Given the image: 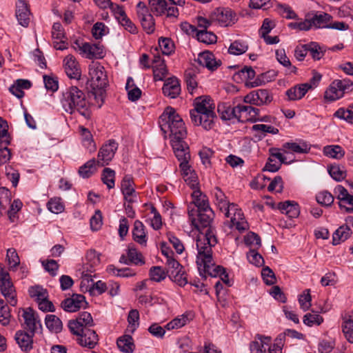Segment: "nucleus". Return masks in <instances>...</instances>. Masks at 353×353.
<instances>
[{
	"mask_svg": "<svg viewBox=\"0 0 353 353\" xmlns=\"http://www.w3.org/2000/svg\"><path fill=\"white\" fill-rule=\"evenodd\" d=\"M217 243V239L213 231H209L205 236L199 239L196 243L198 251L196 264L199 271L208 274L211 276H222L225 270L222 266L216 265L212 256V248Z\"/></svg>",
	"mask_w": 353,
	"mask_h": 353,
	"instance_id": "f257e3e1",
	"label": "nucleus"
},
{
	"mask_svg": "<svg viewBox=\"0 0 353 353\" xmlns=\"http://www.w3.org/2000/svg\"><path fill=\"white\" fill-rule=\"evenodd\" d=\"M61 103L65 112L70 114L77 112L86 119L91 117L92 112L85 94L77 86H71L62 93Z\"/></svg>",
	"mask_w": 353,
	"mask_h": 353,
	"instance_id": "f03ea898",
	"label": "nucleus"
},
{
	"mask_svg": "<svg viewBox=\"0 0 353 353\" xmlns=\"http://www.w3.org/2000/svg\"><path fill=\"white\" fill-rule=\"evenodd\" d=\"M159 124L161 131L169 134L171 141L186 137L187 131L182 118L170 106L167 107L159 117Z\"/></svg>",
	"mask_w": 353,
	"mask_h": 353,
	"instance_id": "7ed1b4c3",
	"label": "nucleus"
},
{
	"mask_svg": "<svg viewBox=\"0 0 353 353\" xmlns=\"http://www.w3.org/2000/svg\"><path fill=\"white\" fill-rule=\"evenodd\" d=\"M89 76L88 84L100 108L104 101V88L108 85V77L104 67L99 63L90 65Z\"/></svg>",
	"mask_w": 353,
	"mask_h": 353,
	"instance_id": "20e7f679",
	"label": "nucleus"
},
{
	"mask_svg": "<svg viewBox=\"0 0 353 353\" xmlns=\"http://www.w3.org/2000/svg\"><path fill=\"white\" fill-rule=\"evenodd\" d=\"M214 215V212L211 208L203 209V210L199 212H196L195 209L188 210L190 220L195 228L200 231L201 233L196 241L203 236H205L210 230L213 231L214 235L216 238V231L211 225Z\"/></svg>",
	"mask_w": 353,
	"mask_h": 353,
	"instance_id": "39448f33",
	"label": "nucleus"
},
{
	"mask_svg": "<svg viewBox=\"0 0 353 353\" xmlns=\"http://www.w3.org/2000/svg\"><path fill=\"white\" fill-rule=\"evenodd\" d=\"M73 48L80 54L88 59H102L105 56L104 47L100 43H90L76 40Z\"/></svg>",
	"mask_w": 353,
	"mask_h": 353,
	"instance_id": "423d86ee",
	"label": "nucleus"
},
{
	"mask_svg": "<svg viewBox=\"0 0 353 353\" xmlns=\"http://www.w3.org/2000/svg\"><path fill=\"white\" fill-rule=\"evenodd\" d=\"M353 90V82L349 79L334 80L325 92V98L335 101L343 97L345 93Z\"/></svg>",
	"mask_w": 353,
	"mask_h": 353,
	"instance_id": "0eeeda50",
	"label": "nucleus"
},
{
	"mask_svg": "<svg viewBox=\"0 0 353 353\" xmlns=\"http://www.w3.org/2000/svg\"><path fill=\"white\" fill-rule=\"evenodd\" d=\"M150 12L157 17L166 15L167 17H177L179 10L170 6L165 0H148Z\"/></svg>",
	"mask_w": 353,
	"mask_h": 353,
	"instance_id": "6e6552de",
	"label": "nucleus"
},
{
	"mask_svg": "<svg viewBox=\"0 0 353 353\" xmlns=\"http://www.w3.org/2000/svg\"><path fill=\"white\" fill-rule=\"evenodd\" d=\"M211 21L217 22L223 27L234 24L238 17L236 14L229 8H217L210 14Z\"/></svg>",
	"mask_w": 353,
	"mask_h": 353,
	"instance_id": "1a4fd4ad",
	"label": "nucleus"
},
{
	"mask_svg": "<svg viewBox=\"0 0 353 353\" xmlns=\"http://www.w3.org/2000/svg\"><path fill=\"white\" fill-rule=\"evenodd\" d=\"M190 118L195 125H201L205 130H211L214 125L216 114L214 111L190 112Z\"/></svg>",
	"mask_w": 353,
	"mask_h": 353,
	"instance_id": "9d476101",
	"label": "nucleus"
},
{
	"mask_svg": "<svg viewBox=\"0 0 353 353\" xmlns=\"http://www.w3.org/2000/svg\"><path fill=\"white\" fill-rule=\"evenodd\" d=\"M117 149L118 143L114 139H110L103 144L97 155V165L101 167L108 165L114 158Z\"/></svg>",
	"mask_w": 353,
	"mask_h": 353,
	"instance_id": "9b49d317",
	"label": "nucleus"
},
{
	"mask_svg": "<svg viewBox=\"0 0 353 353\" xmlns=\"http://www.w3.org/2000/svg\"><path fill=\"white\" fill-rule=\"evenodd\" d=\"M94 325L92 317L88 312H81L76 319L68 322V327L73 334H79L84 329H88Z\"/></svg>",
	"mask_w": 353,
	"mask_h": 353,
	"instance_id": "f8f14e48",
	"label": "nucleus"
},
{
	"mask_svg": "<svg viewBox=\"0 0 353 353\" xmlns=\"http://www.w3.org/2000/svg\"><path fill=\"white\" fill-rule=\"evenodd\" d=\"M0 291L10 305H17L16 291L10 274H4V277H0Z\"/></svg>",
	"mask_w": 353,
	"mask_h": 353,
	"instance_id": "ddd939ff",
	"label": "nucleus"
},
{
	"mask_svg": "<svg viewBox=\"0 0 353 353\" xmlns=\"http://www.w3.org/2000/svg\"><path fill=\"white\" fill-rule=\"evenodd\" d=\"M236 119L239 122L251 121L256 122V117L259 116L260 110L248 105L239 104L236 106Z\"/></svg>",
	"mask_w": 353,
	"mask_h": 353,
	"instance_id": "4468645a",
	"label": "nucleus"
},
{
	"mask_svg": "<svg viewBox=\"0 0 353 353\" xmlns=\"http://www.w3.org/2000/svg\"><path fill=\"white\" fill-rule=\"evenodd\" d=\"M21 310L23 312L21 316L24 320V323L22 324L23 328L30 333H35L37 330V325L41 327L37 312L31 307L21 309Z\"/></svg>",
	"mask_w": 353,
	"mask_h": 353,
	"instance_id": "2eb2a0df",
	"label": "nucleus"
},
{
	"mask_svg": "<svg viewBox=\"0 0 353 353\" xmlns=\"http://www.w3.org/2000/svg\"><path fill=\"white\" fill-rule=\"evenodd\" d=\"M88 303L82 294H74L70 298H67L61 302V307L66 312H74L81 308L86 307Z\"/></svg>",
	"mask_w": 353,
	"mask_h": 353,
	"instance_id": "dca6fc26",
	"label": "nucleus"
},
{
	"mask_svg": "<svg viewBox=\"0 0 353 353\" xmlns=\"http://www.w3.org/2000/svg\"><path fill=\"white\" fill-rule=\"evenodd\" d=\"M77 339L78 343L89 349H93L98 343L99 338L96 332L90 328L84 329L83 332H79Z\"/></svg>",
	"mask_w": 353,
	"mask_h": 353,
	"instance_id": "f3484780",
	"label": "nucleus"
},
{
	"mask_svg": "<svg viewBox=\"0 0 353 353\" xmlns=\"http://www.w3.org/2000/svg\"><path fill=\"white\" fill-rule=\"evenodd\" d=\"M196 61L211 71L216 70L221 65V61L216 60L214 54L208 50L200 52Z\"/></svg>",
	"mask_w": 353,
	"mask_h": 353,
	"instance_id": "a211bd4d",
	"label": "nucleus"
},
{
	"mask_svg": "<svg viewBox=\"0 0 353 353\" xmlns=\"http://www.w3.org/2000/svg\"><path fill=\"white\" fill-rule=\"evenodd\" d=\"M255 77V71L251 66H244L241 70L234 75L235 80L239 78L242 81H245V85L248 88H254L261 85V81L260 79H255L253 81H249Z\"/></svg>",
	"mask_w": 353,
	"mask_h": 353,
	"instance_id": "6ab92c4d",
	"label": "nucleus"
},
{
	"mask_svg": "<svg viewBox=\"0 0 353 353\" xmlns=\"http://www.w3.org/2000/svg\"><path fill=\"white\" fill-rule=\"evenodd\" d=\"M213 194L215 198L216 205L221 211L224 212L226 217H229L230 211L232 210V208H235V205L234 203H230L224 192L219 187H216L214 189Z\"/></svg>",
	"mask_w": 353,
	"mask_h": 353,
	"instance_id": "aec40b11",
	"label": "nucleus"
},
{
	"mask_svg": "<svg viewBox=\"0 0 353 353\" xmlns=\"http://www.w3.org/2000/svg\"><path fill=\"white\" fill-rule=\"evenodd\" d=\"M171 144L176 157L180 163L189 161L190 159V154L189 147L183 139L172 140Z\"/></svg>",
	"mask_w": 353,
	"mask_h": 353,
	"instance_id": "412c9836",
	"label": "nucleus"
},
{
	"mask_svg": "<svg viewBox=\"0 0 353 353\" xmlns=\"http://www.w3.org/2000/svg\"><path fill=\"white\" fill-rule=\"evenodd\" d=\"M165 96L171 99L176 98L181 93V84L179 80L175 77L168 78L162 88Z\"/></svg>",
	"mask_w": 353,
	"mask_h": 353,
	"instance_id": "4be33fe9",
	"label": "nucleus"
},
{
	"mask_svg": "<svg viewBox=\"0 0 353 353\" xmlns=\"http://www.w3.org/2000/svg\"><path fill=\"white\" fill-rule=\"evenodd\" d=\"M64 69L66 74L70 79H79L81 74V71L75 57L71 54L65 57L63 60Z\"/></svg>",
	"mask_w": 353,
	"mask_h": 353,
	"instance_id": "5701e85b",
	"label": "nucleus"
},
{
	"mask_svg": "<svg viewBox=\"0 0 353 353\" xmlns=\"http://www.w3.org/2000/svg\"><path fill=\"white\" fill-rule=\"evenodd\" d=\"M34 334L35 333H28L25 330H18L16 332L14 339L22 351L29 352L32 349Z\"/></svg>",
	"mask_w": 353,
	"mask_h": 353,
	"instance_id": "b1692460",
	"label": "nucleus"
},
{
	"mask_svg": "<svg viewBox=\"0 0 353 353\" xmlns=\"http://www.w3.org/2000/svg\"><path fill=\"white\" fill-rule=\"evenodd\" d=\"M15 14L19 23L23 27H28L30 23V11L26 0H18Z\"/></svg>",
	"mask_w": 353,
	"mask_h": 353,
	"instance_id": "393cba45",
	"label": "nucleus"
},
{
	"mask_svg": "<svg viewBox=\"0 0 353 353\" xmlns=\"http://www.w3.org/2000/svg\"><path fill=\"white\" fill-rule=\"evenodd\" d=\"M272 342L271 337L256 334L250 344V353H267L268 345Z\"/></svg>",
	"mask_w": 353,
	"mask_h": 353,
	"instance_id": "a878e982",
	"label": "nucleus"
},
{
	"mask_svg": "<svg viewBox=\"0 0 353 353\" xmlns=\"http://www.w3.org/2000/svg\"><path fill=\"white\" fill-rule=\"evenodd\" d=\"M121 192L124 199L128 203L134 202L136 192L134 188L133 178L130 175H125L121 181Z\"/></svg>",
	"mask_w": 353,
	"mask_h": 353,
	"instance_id": "bb28decb",
	"label": "nucleus"
},
{
	"mask_svg": "<svg viewBox=\"0 0 353 353\" xmlns=\"http://www.w3.org/2000/svg\"><path fill=\"white\" fill-rule=\"evenodd\" d=\"M179 168L185 181L191 187V188L195 189L198 188L197 176L195 172L189 165V161L180 163Z\"/></svg>",
	"mask_w": 353,
	"mask_h": 353,
	"instance_id": "cd10ccee",
	"label": "nucleus"
},
{
	"mask_svg": "<svg viewBox=\"0 0 353 353\" xmlns=\"http://www.w3.org/2000/svg\"><path fill=\"white\" fill-rule=\"evenodd\" d=\"M278 209L281 213L286 214L290 219H294L300 214L299 204L294 201H285L278 203Z\"/></svg>",
	"mask_w": 353,
	"mask_h": 353,
	"instance_id": "c85d7f7f",
	"label": "nucleus"
},
{
	"mask_svg": "<svg viewBox=\"0 0 353 353\" xmlns=\"http://www.w3.org/2000/svg\"><path fill=\"white\" fill-rule=\"evenodd\" d=\"M215 105L212 99L208 96L197 97L194 101V108L190 111L205 112L214 111Z\"/></svg>",
	"mask_w": 353,
	"mask_h": 353,
	"instance_id": "c756f323",
	"label": "nucleus"
},
{
	"mask_svg": "<svg viewBox=\"0 0 353 353\" xmlns=\"http://www.w3.org/2000/svg\"><path fill=\"white\" fill-rule=\"evenodd\" d=\"M133 239L141 245H146L147 236L145 232V226L143 223L139 220L134 221L132 230Z\"/></svg>",
	"mask_w": 353,
	"mask_h": 353,
	"instance_id": "7c9ffc66",
	"label": "nucleus"
},
{
	"mask_svg": "<svg viewBox=\"0 0 353 353\" xmlns=\"http://www.w3.org/2000/svg\"><path fill=\"white\" fill-rule=\"evenodd\" d=\"M283 148L299 154L308 153L311 148L310 145L303 140L298 142H286L283 145Z\"/></svg>",
	"mask_w": 353,
	"mask_h": 353,
	"instance_id": "2f4dec72",
	"label": "nucleus"
},
{
	"mask_svg": "<svg viewBox=\"0 0 353 353\" xmlns=\"http://www.w3.org/2000/svg\"><path fill=\"white\" fill-rule=\"evenodd\" d=\"M194 190L192 196L193 203L197 208L196 210L195 209L196 212L203 210V209L205 208H210L207 196L203 194L197 188Z\"/></svg>",
	"mask_w": 353,
	"mask_h": 353,
	"instance_id": "473e14b6",
	"label": "nucleus"
},
{
	"mask_svg": "<svg viewBox=\"0 0 353 353\" xmlns=\"http://www.w3.org/2000/svg\"><path fill=\"white\" fill-rule=\"evenodd\" d=\"M308 90H310V85L303 83L288 89L286 91V95L288 96L289 100H299L305 96Z\"/></svg>",
	"mask_w": 353,
	"mask_h": 353,
	"instance_id": "72a5a7b5",
	"label": "nucleus"
},
{
	"mask_svg": "<svg viewBox=\"0 0 353 353\" xmlns=\"http://www.w3.org/2000/svg\"><path fill=\"white\" fill-rule=\"evenodd\" d=\"M117 345L118 348L125 353H132L135 347L132 337L128 334L120 336L117 339Z\"/></svg>",
	"mask_w": 353,
	"mask_h": 353,
	"instance_id": "f704fd0d",
	"label": "nucleus"
},
{
	"mask_svg": "<svg viewBox=\"0 0 353 353\" xmlns=\"http://www.w3.org/2000/svg\"><path fill=\"white\" fill-rule=\"evenodd\" d=\"M217 111L223 120L228 121L236 119V106L231 108L225 103H221L217 105Z\"/></svg>",
	"mask_w": 353,
	"mask_h": 353,
	"instance_id": "c9c22d12",
	"label": "nucleus"
},
{
	"mask_svg": "<svg viewBox=\"0 0 353 353\" xmlns=\"http://www.w3.org/2000/svg\"><path fill=\"white\" fill-rule=\"evenodd\" d=\"M45 323L48 329L52 332L59 333L62 331V321L56 315L47 314L45 318Z\"/></svg>",
	"mask_w": 353,
	"mask_h": 353,
	"instance_id": "e433bc0d",
	"label": "nucleus"
},
{
	"mask_svg": "<svg viewBox=\"0 0 353 353\" xmlns=\"http://www.w3.org/2000/svg\"><path fill=\"white\" fill-rule=\"evenodd\" d=\"M351 233V230L347 225L339 227L332 235V244L336 245L345 241L350 236Z\"/></svg>",
	"mask_w": 353,
	"mask_h": 353,
	"instance_id": "4c0bfd02",
	"label": "nucleus"
},
{
	"mask_svg": "<svg viewBox=\"0 0 353 353\" xmlns=\"http://www.w3.org/2000/svg\"><path fill=\"white\" fill-rule=\"evenodd\" d=\"M332 16L327 13L315 14L310 21L311 27L314 26L316 28H327Z\"/></svg>",
	"mask_w": 353,
	"mask_h": 353,
	"instance_id": "58836bf2",
	"label": "nucleus"
},
{
	"mask_svg": "<svg viewBox=\"0 0 353 353\" xmlns=\"http://www.w3.org/2000/svg\"><path fill=\"white\" fill-rule=\"evenodd\" d=\"M323 154L328 157L340 159L345 155V150L339 145H326L323 148Z\"/></svg>",
	"mask_w": 353,
	"mask_h": 353,
	"instance_id": "ea45409f",
	"label": "nucleus"
},
{
	"mask_svg": "<svg viewBox=\"0 0 353 353\" xmlns=\"http://www.w3.org/2000/svg\"><path fill=\"white\" fill-rule=\"evenodd\" d=\"M248 49V44L243 40H235L231 43L228 52L234 55H240L245 53Z\"/></svg>",
	"mask_w": 353,
	"mask_h": 353,
	"instance_id": "a19ab883",
	"label": "nucleus"
},
{
	"mask_svg": "<svg viewBox=\"0 0 353 353\" xmlns=\"http://www.w3.org/2000/svg\"><path fill=\"white\" fill-rule=\"evenodd\" d=\"M97 162L94 158L89 160L79 169V174L83 178H89L95 171Z\"/></svg>",
	"mask_w": 353,
	"mask_h": 353,
	"instance_id": "79ce46f5",
	"label": "nucleus"
},
{
	"mask_svg": "<svg viewBox=\"0 0 353 353\" xmlns=\"http://www.w3.org/2000/svg\"><path fill=\"white\" fill-rule=\"evenodd\" d=\"M28 292L30 297L34 299L37 303L40 301H43L44 299L48 297L47 290L40 285L30 287L28 290Z\"/></svg>",
	"mask_w": 353,
	"mask_h": 353,
	"instance_id": "37998d69",
	"label": "nucleus"
},
{
	"mask_svg": "<svg viewBox=\"0 0 353 353\" xmlns=\"http://www.w3.org/2000/svg\"><path fill=\"white\" fill-rule=\"evenodd\" d=\"M196 38L199 41L205 44H213L216 42L217 37L212 32L207 30H201L196 31Z\"/></svg>",
	"mask_w": 353,
	"mask_h": 353,
	"instance_id": "c03bdc74",
	"label": "nucleus"
},
{
	"mask_svg": "<svg viewBox=\"0 0 353 353\" xmlns=\"http://www.w3.org/2000/svg\"><path fill=\"white\" fill-rule=\"evenodd\" d=\"M255 92L258 100V106L268 105L272 102L273 97L268 90L259 89L256 90Z\"/></svg>",
	"mask_w": 353,
	"mask_h": 353,
	"instance_id": "a18cd8bd",
	"label": "nucleus"
},
{
	"mask_svg": "<svg viewBox=\"0 0 353 353\" xmlns=\"http://www.w3.org/2000/svg\"><path fill=\"white\" fill-rule=\"evenodd\" d=\"M343 333L346 339L353 343V320L350 317L343 318L341 325Z\"/></svg>",
	"mask_w": 353,
	"mask_h": 353,
	"instance_id": "49530a36",
	"label": "nucleus"
},
{
	"mask_svg": "<svg viewBox=\"0 0 353 353\" xmlns=\"http://www.w3.org/2000/svg\"><path fill=\"white\" fill-rule=\"evenodd\" d=\"M127 255L130 263L134 265H143L145 263L144 259L140 252L133 247L128 248Z\"/></svg>",
	"mask_w": 353,
	"mask_h": 353,
	"instance_id": "de8ad7c7",
	"label": "nucleus"
},
{
	"mask_svg": "<svg viewBox=\"0 0 353 353\" xmlns=\"http://www.w3.org/2000/svg\"><path fill=\"white\" fill-rule=\"evenodd\" d=\"M115 172L109 168L103 169L101 174V180L105 184L108 189L114 187Z\"/></svg>",
	"mask_w": 353,
	"mask_h": 353,
	"instance_id": "09e8293b",
	"label": "nucleus"
},
{
	"mask_svg": "<svg viewBox=\"0 0 353 353\" xmlns=\"http://www.w3.org/2000/svg\"><path fill=\"white\" fill-rule=\"evenodd\" d=\"M308 52L315 61L320 60L325 54V50L316 42H310L307 44Z\"/></svg>",
	"mask_w": 353,
	"mask_h": 353,
	"instance_id": "8fccbe9b",
	"label": "nucleus"
},
{
	"mask_svg": "<svg viewBox=\"0 0 353 353\" xmlns=\"http://www.w3.org/2000/svg\"><path fill=\"white\" fill-rule=\"evenodd\" d=\"M242 213L241 210L234 214V216L231 218V227H235L239 231L243 232L248 229V223L241 218Z\"/></svg>",
	"mask_w": 353,
	"mask_h": 353,
	"instance_id": "3c124183",
	"label": "nucleus"
},
{
	"mask_svg": "<svg viewBox=\"0 0 353 353\" xmlns=\"http://www.w3.org/2000/svg\"><path fill=\"white\" fill-rule=\"evenodd\" d=\"M276 10L281 16L286 19H294L297 17L296 14L288 4L277 3Z\"/></svg>",
	"mask_w": 353,
	"mask_h": 353,
	"instance_id": "603ef678",
	"label": "nucleus"
},
{
	"mask_svg": "<svg viewBox=\"0 0 353 353\" xmlns=\"http://www.w3.org/2000/svg\"><path fill=\"white\" fill-rule=\"evenodd\" d=\"M185 81L186 82L187 88L190 93L197 87L196 74L195 72L190 69L185 72Z\"/></svg>",
	"mask_w": 353,
	"mask_h": 353,
	"instance_id": "864d4df0",
	"label": "nucleus"
},
{
	"mask_svg": "<svg viewBox=\"0 0 353 353\" xmlns=\"http://www.w3.org/2000/svg\"><path fill=\"white\" fill-rule=\"evenodd\" d=\"M149 274L150 279L156 282H161L168 276L166 271H164L161 266H152Z\"/></svg>",
	"mask_w": 353,
	"mask_h": 353,
	"instance_id": "5fc2aeb1",
	"label": "nucleus"
},
{
	"mask_svg": "<svg viewBox=\"0 0 353 353\" xmlns=\"http://www.w3.org/2000/svg\"><path fill=\"white\" fill-rule=\"evenodd\" d=\"M48 209L52 213L59 214L64 210V205L61 198L50 199L47 203Z\"/></svg>",
	"mask_w": 353,
	"mask_h": 353,
	"instance_id": "6e6d98bb",
	"label": "nucleus"
},
{
	"mask_svg": "<svg viewBox=\"0 0 353 353\" xmlns=\"http://www.w3.org/2000/svg\"><path fill=\"white\" fill-rule=\"evenodd\" d=\"M334 115L341 119L345 120L348 123H353V105L347 110L342 108L338 109Z\"/></svg>",
	"mask_w": 353,
	"mask_h": 353,
	"instance_id": "4d7b16f0",
	"label": "nucleus"
},
{
	"mask_svg": "<svg viewBox=\"0 0 353 353\" xmlns=\"http://www.w3.org/2000/svg\"><path fill=\"white\" fill-rule=\"evenodd\" d=\"M312 296L310 295V290L306 289L303 291V293L299 296V303L301 308L303 311L308 310L311 305Z\"/></svg>",
	"mask_w": 353,
	"mask_h": 353,
	"instance_id": "13d9d810",
	"label": "nucleus"
},
{
	"mask_svg": "<svg viewBox=\"0 0 353 353\" xmlns=\"http://www.w3.org/2000/svg\"><path fill=\"white\" fill-rule=\"evenodd\" d=\"M166 272L168 276H170L174 273L181 272L183 267L175 259L174 257L167 259L165 261Z\"/></svg>",
	"mask_w": 353,
	"mask_h": 353,
	"instance_id": "bf43d9fd",
	"label": "nucleus"
},
{
	"mask_svg": "<svg viewBox=\"0 0 353 353\" xmlns=\"http://www.w3.org/2000/svg\"><path fill=\"white\" fill-rule=\"evenodd\" d=\"M8 128L7 122L0 117V144L9 145L10 143Z\"/></svg>",
	"mask_w": 353,
	"mask_h": 353,
	"instance_id": "052dcab7",
	"label": "nucleus"
},
{
	"mask_svg": "<svg viewBox=\"0 0 353 353\" xmlns=\"http://www.w3.org/2000/svg\"><path fill=\"white\" fill-rule=\"evenodd\" d=\"M168 74V70L164 61H161L158 65L153 66L154 79L155 81H162Z\"/></svg>",
	"mask_w": 353,
	"mask_h": 353,
	"instance_id": "680f3d73",
	"label": "nucleus"
},
{
	"mask_svg": "<svg viewBox=\"0 0 353 353\" xmlns=\"http://www.w3.org/2000/svg\"><path fill=\"white\" fill-rule=\"evenodd\" d=\"M108 28L103 22H97L92 28V34L95 39H100L107 33Z\"/></svg>",
	"mask_w": 353,
	"mask_h": 353,
	"instance_id": "e2e57ef3",
	"label": "nucleus"
},
{
	"mask_svg": "<svg viewBox=\"0 0 353 353\" xmlns=\"http://www.w3.org/2000/svg\"><path fill=\"white\" fill-rule=\"evenodd\" d=\"M159 46L162 51V53L165 55L170 54L173 52L174 48L173 42L169 38L159 39Z\"/></svg>",
	"mask_w": 353,
	"mask_h": 353,
	"instance_id": "0e129e2a",
	"label": "nucleus"
},
{
	"mask_svg": "<svg viewBox=\"0 0 353 353\" xmlns=\"http://www.w3.org/2000/svg\"><path fill=\"white\" fill-rule=\"evenodd\" d=\"M328 172L337 181H342L346 177L345 170L341 169L337 165H332L328 169Z\"/></svg>",
	"mask_w": 353,
	"mask_h": 353,
	"instance_id": "69168bd1",
	"label": "nucleus"
},
{
	"mask_svg": "<svg viewBox=\"0 0 353 353\" xmlns=\"http://www.w3.org/2000/svg\"><path fill=\"white\" fill-rule=\"evenodd\" d=\"M316 201L321 205L330 206L334 202V196L327 191L319 192L316 196Z\"/></svg>",
	"mask_w": 353,
	"mask_h": 353,
	"instance_id": "338daca9",
	"label": "nucleus"
},
{
	"mask_svg": "<svg viewBox=\"0 0 353 353\" xmlns=\"http://www.w3.org/2000/svg\"><path fill=\"white\" fill-rule=\"evenodd\" d=\"M141 26L143 29L148 34H151L154 31L155 29V23L153 16L151 14L150 16L143 17L139 19Z\"/></svg>",
	"mask_w": 353,
	"mask_h": 353,
	"instance_id": "774afa93",
	"label": "nucleus"
}]
</instances>
